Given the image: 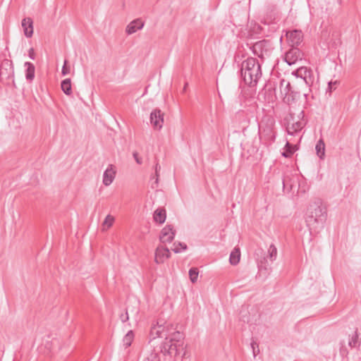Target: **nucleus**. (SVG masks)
<instances>
[{"instance_id":"nucleus-11","label":"nucleus","mask_w":361,"mask_h":361,"mask_svg":"<svg viewBox=\"0 0 361 361\" xmlns=\"http://www.w3.org/2000/svg\"><path fill=\"white\" fill-rule=\"evenodd\" d=\"M150 122L154 128H161L164 123V113L156 109L150 114Z\"/></svg>"},{"instance_id":"nucleus-24","label":"nucleus","mask_w":361,"mask_h":361,"mask_svg":"<svg viewBox=\"0 0 361 361\" xmlns=\"http://www.w3.org/2000/svg\"><path fill=\"white\" fill-rule=\"evenodd\" d=\"M114 221H115L114 217L110 214H108L102 223V231H106L110 227H111Z\"/></svg>"},{"instance_id":"nucleus-9","label":"nucleus","mask_w":361,"mask_h":361,"mask_svg":"<svg viewBox=\"0 0 361 361\" xmlns=\"http://www.w3.org/2000/svg\"><path fill=\"white\" fill-rule=\"evenodd\" d=\"M302 58V51L296 47H292L285 55V61L288 65L295 64Z\"/></svg>"},{"instance_id":"nucleus-10","label":"nucleus","mask_w":361,"mask_h":361,"mask_svg":"<svg viewBox=\"0 0 361 361\" xmlns=\"http://www.w3.org/2000/svg\"><path fill=\"white\" fill-rule=\"evenodd\" d=\"M261 138L264 139L266 144L271 145L274 142L276 138V132L273 128V123L271 125L263 128L261 130Z\"/></svg>"},{"instance_id":"nucleus-32","label":"nucleus","mask_w":361,"mask_h":361,"mask_svg":"<svg viewBox=\"0 0 361 361\" xmlns=\"http://www.w3.org/2000/svg\"><path fill=\"white\" fill-rule=\"evenodd\" d=\"M338 84V82L337 80L334 82H329L328 84V90L329 92H331L334 90H336L337 85Z\"/></svg>"},{"instance_id":"nucleus-17","label":"nucleus","mask_w":361,"mask_h":361,"mask_svg":"<svg viewBox=\"0 0 361 361\" xmlns=\"http://www.w3.org/2000/svg\"><path fill=\"white\" fill-rule=\"evenodd\" d=\"M22 27L23 28L24 35L27 37H31L33 34V20L31 18H25L22 20Z\"/></svg>"},{"instance_id":"nucleus-38","label":"nucleus","mask_w":361,"mask_h":361,"mask_svg":"<svg viewBox=\"0 0 361 361\" xmlns=\"http://www.w3.org/2000/svg\"><path fill=\"white\" fill-rule=\"evenodd\" d=\"M133 157L135 158V161L138 164H142V159L140 158H139L137 152H133Z\"/></svg>"},{"instance_id":"nucleus-5","label":"nucleus","mask_w":361,"mask_h":361,"mask_svg":"<svg viewBox=\"0 0 361 361\" xmlns=\"http://www.w3.org/2000/svg\"><path fill=\"white\" fill-rule=\"evenodd\" d=\"M161 352L171 357H183L185 355L183 339H180V341H164L161 347Z\"/></svg>"},{"instance_id":"nucleus-20","label":"nucleus","mask_w":361,"mask_h":361,"mask_svg":"<svg viewBox=\"0 0 361 361\" xmlns=\"http://www.w3.org/2000/svg\"><path fill=\"white\" fill-rule=\"evenodd\" d=\"M5 71L7 73V76H6L7 78H9L10 75H13V67L11 66V64L9 63L8 61H6L4 63H2L1 66V69H0L1 76H4L6 75Z\"/></svg>"},{"instance_id":"nucleus-36","label":"nucleus","mask_w":361,"mask_h":361,"mask_svg":"<svg viewBox=\"0 0 361 361\" xmlns=\"http://www.w3.org/2000/svg\"><path fill=\"white\" fill-rule=\"evenodd\" d=\"M251 347L252 348L253 355L255 357L257 353H259L258 345L255 341L251 343Z\"/></svg>"},{"instance_id":"nucleus-33","label":"nucleus","mask_w":361,"mask_h":361,"mask_svg":"<svg viewBox=\"0 0 361 361\" xmlns=\"http://www.w3.org/2000/svg\"><path fill=\"white\" fill-rule=\"evenodd\" d=\"M160 169H161V166L159 165V164H157L155 165V183L157 185H158V183H159V172Z\"/></svg>"},{"instance_id":"nucleus-18","label":"nucleus","mask_w":361,"mask_h":361,"mask_svg":"<svg viewBox=\"0 0 361 361\" xmlns=\"http://www.w3.org/2000/svg\"><path fill=\"white\" fill-rule=\"evenodd\" d=\"M166 212L164 208L157 209L153 215L154 221L159 224H163L166 221Z\"/></svg>"},{"instance_id":"nucleus-29","label":"nucleus","mask_w":361,"mask_h":361,"mask_svg":"<svg viewBox=\"0 0 361 361\" xmlns=\"http://www.w3.org/2000/svg\"><path fill=\"white\" fill-rule=\"evenodd\" d=\"M198 274H199V271H198L197 268L192 267V268L190 269L189 276H190V279L192 283H195V282H197V278H198Z\"/></svg>"},{"instance_id":"nucleus-41","label":"nucleus","mask_w":361,"mask_h":361,"mask_svg":"<svg viewBox=\"0 0 361 361\" xmlns=\"http://www.w3.org/2000/svg\"><path fill=\"white\" fill-rule=\"evenodd\" d=\"M303 96L306 97H307V94H306V93H304V94H303Z\"/></svg>"},{"instance_id":"nucleus-15","label":"nucleus","mask_w":361,"mask_h":361,"mask_svg":"<svg viewBox=\"0 0 361 361\" xmlns=\"http://www.w3.org/2000/svg\"><path fill=\"white\" fill-rule=\"evenodd\" d=\"M144 22L140 18L133 20L126 26V32L128 35H132L136 32L137 30H142L144 27Z\"/></svg>"},{"instance_id":"nucleus-4","label":"nucleus","mask_w":361,"mask_h":361,"mask_svg":"<svg viewBox=\"0 0 361 361\" xmlns=\"http://www.w3.org/2000/svg\"><path fill=\"white\" fill-rule=\"evenodd\" d=\"M251 49L255 56L262 61L272 56L274 51L273 42L269 39L258 41L252 44Z\"/></svg>"},{"instance_id":"nucleus-7","label":"nucleus","mask_w":361,"mask_h":361,"mask_svg":"<svg viewBox=\"0 0 361 361\" xmlns=\"http://www.w3.org/2000/svg\"><path fill=\"white\" fill-rule=\"evenodd\" d=\"M280 88L281 93L285 94V99L289 105L300 97V93L293 90L290 82L285 80H281Z\"/></svg>"},{"instance_id":"nucleus-3","label":"nucleus","mask_w":361,"mask_h":361,"mask_svg":"<svg viewBox=\"0 0 361 361\" xmlns=\"http://www.w3.org/2000/svg\"><path fill=\"white\" fill-rule=\"evenodd\" d=\"M150 336L153 339L164 338L165 341H180V339H183V334L177 331L173 324L161 321H158L157 324L151 328Z\"/></svg>"},{"instance_id":"nucleus-6","label":"nucleus","mask_w":361,"mask_h":361,"mask_svg":"<svg viewBox=\"0 0 361 361\" xmlns=\"http://www.w3.org/2000/svg\"><path fill=\"white\" fill-rule=\"evenodd\" d=\"M300 115L303 116V111H301L300 115L298 116V119L290 114V118L288 120L286 130L289 135H293L298 132L300 131L305 125L304 120L300 118Z\"/></svg>"},{"instance_id":"nucleus-28","label":"nucleus","mask_w":361,"mask_h":361,"mask_svg":"<svg viewBox=\"0 0 361 361\" xmlns=\"http://www.w3.org/2000/svg\"><path fill=\"white\" fill-rule=\"evenodd\" d=\"M285 149L286 150L282 153V156L286 158L290 157L294 152V146L287 142Z\"/></svg>"},{"instance_id":"nucleus-19","label":"nucleus","mask_w":361,"mask_h":361,"mask_svg":"<svg viewBox=\"0 0 361 361\" xmlns=\"http://www.w3.org/2000/svg\"><path fill=\"white\" fill-rule=\"evenodd\" d=\"M25 67H26L25 78L27 80L32 81L35 78V66L30 62H25Z\"/></svg>"},{"instance_id":"nucleus-13","label":"nucleus","mask_w":361,"mask_h":361,"mask_svg":"<svg viewBox=\"0 0 361 361\" xmlns=\"http://www.w3.org/2000/svg\"><path fill=\"white\" fill-rule=\"evenodd\" d=\"M286 37L291 43L292 47L298 46L302 42L303 35L300 30H294L287 32Z\"/></svg>"},{"instance_id":"nucleus-16","label":"nucleus","mask_w":361,"mask_h":361,"mask_svg":"<svg viewBox=\"0 0 361 361\" xmlns=\"http://www.w3.org/2000/svg\"><path fill=\"white\" fill-rule=\"evenodd\" d=\"M116 176V171L114 169L113 165H109L108 168L105 170L103 174V184L105 186L110 185Z\"/></svg>"},{"instance_id":"nucleus-8","label":"nucleus","mask_w":361,"mask_h":361,"mask_svg":"<svg viewBox=\"0 0 361 361\" xmlns=\"http://www.w3.org/2000/svg\"><path fill=\"white\" fill-rule=\"evenodd\" d=\"M296 77L301 78L307 86H310L314 82L312 71L307 67L302 66L293 72Z\"/></svg>"},{"instance_id":"nucleus-23","label":"nucleus","mask_w":361,"mask_h":361,"mask_svg":"<svg viewBox=\"0 0 361 361\" xmlns=\"http://www.w3.org/2000/svg\"><path fill=\"white\" fill-rule=\"evenodd\" d=\"M315 149L317 156L322 159L325 155V144L322 139H320L316 144Z\"/></svg>"},{"instance_id":"nucleus-34","label":"nucleus","mask_w":361,"mask_h":361,"mask_svg":"<svg viewBox=\"0 0 361 361\" xmlns=\"http://www.w3.org/2000/svg\"><path fill=\"white\" fill-rule=\"evenodd\" d=\"M120 319L122 322H126L129 319L128 308L126 309V312L120 315Z\"/></svg>"},{"instance_id":"nucleus-2","label":"nucleus","mask_w":361,"mask_h":361,"mask_svg":"<svg viewBox=\"0 0 361 361\" xmlns=\"http://www.w3.org/2000/svg\"><path fill=\"white\" fill-rule=\"evenodd\" d=\"M326 217V209L321 203L314 202L307 209L306 223L310 231H317L324 226Z\"/></svg>"},{"instance_id":"nucleus-37","label":"nucleus","mask_w":361,"mask_h":361,"mask_svg":"<svg viewBox=\"0 0 361 361\" xmlns=\"http://www.w3.org/2000/svg\"><path fill=\"white\" fill-rule=\"evenodd\" d=\"M28 56L29 57L34 60L35 59V54L33 48H30L28 51Z\"/></svg>"},{"instance_id":"nucleus-14","label":"nucleus","mask_w":361,"mask_h":361,"mask_svg":"<svg viewBox=\"0 0 361 361\" xmlns=\"http://www.w3.org/2000/svg\"><path fill=\"white\" fill-rule=\"evenodd\" d=\"M170 257V251L167 247L159 246L155 252L154 261L157 264H161L164 262L166 259Z\"/></svg>"},{"instance_id":"nucleus-22","label":"nucleus","mask_w":361,"mask_h":361,"mask_svg":"<svg viewBox=\"0 0 361 361\" xmlns=\"http://www.w3.org/2000/svg\"><path fill=\"white\" fill-rule=\"evenodd\" d=\"M62 91L66 95H71L72 94V87H71V80L70 78H66L61 82V84Z\"/></svg>"},{"instance_id":"nucleus-12","label":"nucleus","mask_w":361,"mask_h":361,"mask_svg":"<svg viewBox=\"0 0 361 361\" xmlns=\"http://www.w3.org/2000/svg\"><path fill=\"white\" fill-rule=\"evenodd\" d=\"M176 231L171 226L167 225L162 228L159 240L162 243H171L175 237Z\"/></svg>"},{"instance_id":"nucleus-30","label":"nucleus","mask_w":361,"mask_h":361,"mask_svg":"<svg viewBox=\"0 0 361 361\" xmlns=\"http://www.w3.org/2000/svg\"><path fill=\"white\" fill-rule=\"evenodd\" d=\"M186 249H187V245L185 243H174L173 247L172 248V250L175 253H178V252H181L182 250H185Z\"/></svg>"},{"instance_id":"nucleus-1","label":"nucleus","mask_w":361,"mask_h":361,"mask_svg":"<svg viewBox=\"0 0 361 361\" xmlns=\"http://www.w3.org/2000/svg\"><path fill=\"white\" fill-rule=\"evenodd\" d=\"M240 71L245 83L250 87L255 86L262 75L261 65L253 57H249L242 62Z\"/></svg>"},{"instance_id":"nucleus-21","label":"nucleus","mask_w":361,"mask_h":361,"mask_svg":"<svg viewBox=\"0 0 361 361\" xmlns=\"http://www.w3.org/2000/svg\"><path fill=\"white\" fill-rule=\"evenodd\" d=\"M240 259V249L238 247H235L230 255L229 262L232 265H236L239 263Z\"/></svg>"},{"instance_id":"nucleus-25","label":"nucleus","mask_w":361,"mask_h":361,"mask_svg":"<svg viewBox=\"0 0 361 361\" xmlns=\"http://www.w3.org/2000/svg\"><path fill=\"white\" fill-rule=\"evenodd\" d=\"M134 338V334L133 331H129L123 337V343L125 348L130 346Z\"/></svg>"},{"instance_id":"nucleus-35","label":"nucleus","mask_w":361,"mask_h":361,"mask_svg":"<svg viewBox=\"0 0 361 361\" xmlns=\"http://www.w3.org/2000/svg\"><path fill=\"white\" fill-rule=\"evenodd\" d=\"M69 72H70V69H69V68L67 67V61L65 60L64 64L62 67L61 73L63 75H66L68 74Z\"/></svg>"},{"instance_id":"nucleus-39","label":"nucleus","mask_w":361,"mask_h":361,"mask_svg":"<svg viewBox=\"0 0 361 361\" xmlns=\"http://www.w3.org/2000/svg\"><path fill=\"white\" fill-rule=\"evenodd\" d=\"M146 361H159V359L157 355H152L151 358H147Z\"/></svg>"},{"instance_id":"nucleus-40","label":"nucleus","mask_w":361,"mask_h":361,"mask_svg":"<svg viewBox=\"0 0 361 361\" xmlns=\"http://www.w3.org/2000/svg\"><path fill=\"white\" fill-rule=\"evenodd\" d=\"M187 85H188V84H187V83H185V86H184V88H183V91H185V90Z\"/></svg>"},{"instance_id":"nucleus-31","label":"nucleus","mask_w":361,"mask_h":361,"mask_svg":"<svg viewBox=\"0 0 361 361\" xmlns=\"http://www.w3.org/2000/svg\"><path fill=\"white\" fill-rule=\"evenodd\" d=\"M282 182L283 190L287 189L289 191L292 189L293 185L290 183V180L288 176H285L283 178Z\"/></svg>"},{"instance_id":"nucleus-26","label":"nucleus","mask_w":361,"mask_h":361,"mask_svg":"<svg viewBox=\"0 0 361 361\" xmlns=\"http://www.w3.org/2000/svg\"><path fill=\"white\" fill-rule=\"evenodd\" d=\"M358 338H359V335L357 333V330L356 329L355 331L354 332V334L352 335V336L349 339L348 345L350 348H355L357 345H359L360 343L358 342Z\"/></svg>"},{"instance_id":"nucleus-27","label":"nucleus","mask_w":361,"mask_h":361,"mask_svg":"<svg viewBox=\"0 0 361 361\" xmlns=\"http://www.w3.org/2000/svg\"><path fill=\"white\" fill-rule=\"evenodd\" d=\"M277 257V249L274 244H271L268 249V257L273 262L276 259Z\"/></svg>"}]
</instances>
